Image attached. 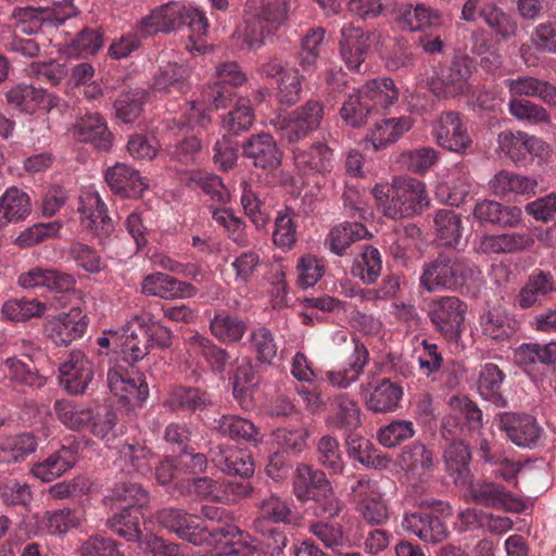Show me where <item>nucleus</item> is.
I'll use <instances>...</instances> for the list:
<instances>
[{
  "mask_svg": "<svg viewBox=\"0 0 556 556\" xmlns=\"http://www.w3.org/2000/svg\"><path fill=\"white\" fill-rule=\"evenodd\" d=\"M144 356V350H111L106 382L110 393L122 406L140 407L149 396L144 375L134 369L135 363Z\"/></svg>",
  "mask_w": 556,
  "mask_h": 556,
  "instance_id": "f257e3e1",
  "label": "nucleus"
},
{
  "mask_svg": "<svg viewBox=\"0 0 556 556\" xmlns=\"http://www.w3.org/2000/svg\"><path fill=\"white\" fill-rule=\"evenodd\" d=\"M470 276L471 269L464 257L455 251H442L424 264L419 286L431 293L456 291Z\"/></svg>",
  "mask_w": 556,
  "mask_h": 556,
  "instance_id": "f03ea898",
  "label": "nucleus"
},
{
  "mask_svg": "<svg viewBox=\"0 0 556 556\" xmlns=\"http://www.w3.org/2000/svg\"><path fill=\"white\" fill-rule=\"evenodd\" d=\"M77 10L71 1L63 0L46 7H16L12 12L14 26L22 34H46L59 28L74 17Z\"/></svg>",
  "mask_w": 556,
  "mask_h": 556,
  "instance_id": "7ed1b4c3",
  "label": "nucleus"
},
{
  "mask_svg": "<svg viewBox=\"0 0 556 556\" xmlns=\"http://www.w3.org/2000/svg\"><path fill=\"white\" fill-rule=\"evenodd\" d=\"M325 106L321 101L309 99L291 112L280 113L269 119V125L288 143H298L315 132L321 125Z\"/></svg>",
  "mask_w": 556,
  "mask_h": 556,
  "instance_id": "20e7f679",
  "label": "nucleus"
},
{
  "mask_svg": "<svg viewBox=\"0 0 556 556\" xmlns=\"http://www.w3.org/2000/svg\"><path fill=\"white\" fill-rule=\"evenodd\" d=\"M460 17L469 23L482 20L496 38L503 41L515 37L518 30L515 16L490 0H466Z\"/></svg>",
  "mask_w": 556,
  "mask_h": 556,
  "instance_id": "39448f33",
  "label": "nucleus"
},
{
  "mask_svg": "<svg viewBox=\"0 0 556 556\" xmlns=\"http://www.w3.org/2000/svg\"><path fill=\"white\" fill-rule=\"evenodd\" d=\"M467 304L454 295L438 296L428 303L427 314L448 343H457Z\"/></svg>",
  "mask_w": 556,
  "mask_h": 556,
  "instance_id": "423d86ee",
  "label": "nucleus"
},
{
  "mask_svg": "<svg viewBox=\"0 0 556 556\" xmlns=\"http://www.w3.org/2000/svg\"><path fill=\"white\" fill-rule=\"evenodd\" d=\"M291 518L292 508L287 501L271 494L260 502L258 517L254 522V528L257 532L267 534L268 539L273 541L267 544L268 552L271 555L282 552L287 545V538L282 532L276 529H267L265 522L289 523Z\"/></svg>",
  "mask_w": 556,
  "mask_h": 556,
  "instance_id": "0eeeda50",
  "label": "nucleus"
},
{
  "mask_svg": "<svg viewBox=\"0 0 556 556\" xmlns=\"http://www.w3.org/2000/svg\"><path fill=\"white\" fill-rule=\"evenodd\" d=\"M500 150L517 166H527L535 159H546L549 147L542 139L523 131H502L497 137Z\"/></svg>",
  "mask_w": 556,
  "mask_h": 556,
  "instance_id": "6e6552de",
  "label": "nucleus"
},
{
  "mask_svg": "<svg viewBox=\"0 0 556 556\" xmlns=\"http://www.w3.org/2000/svg\"><path fill=\"white\" fill-rule=\"evenodd\" d=\"M205 544L210 547L207 554L197 553L192 556H252L257 549L249 533L231 525L210 531Z\"/></svg>",
  "mask_w": 556,
  "mask_h": 556,
  "instance_id": "1a4fd4ad",
  "label": "nucleus"
},
{
  "mask_svg": "<svg viewBox=\"0 0 556 556\" xmlns=\"http://www.w3.org/2000/svg\"><path fill=\"white\" fill-rule=\"evenodd\" d=\"M156 521L179 538L203 545L210 539V530L199 522V517L189 515L184 509L166 507L155 514Z\"/></svg>",
  "mask_w": 556,
  "mask_h": 556,
  "instance_id": "9d476101",
  "label": "nucleus"
},
{
  "mask_svg": "<svg viewBox=\"0 0 556 556\" xmlns=\"http://www.w3.org/2000/svg\"><path fill=\"white\" fill-rule=\"evenodd\" d=\"M352 495L357 510L368 523L381 526L388 521L389 507L377 481L358 480L352 488Z\"/></svg>",
  "mask_w": 556,
  "mask_h": 556,
  "instance_id": "9b49d317",
  "label": "nucleus"
},
{
  "mask_svg": "<svg viewBox=\"0 0 556 556\" xmlns=\"http://www.w3.org/2000/svg\"><path fill=\"white\" fill-rule=\"evenodd\" d=\"M466 497L482 506L509 513H521L526 509L522 500L506 491L504 486L484 480L469 482Z\"/></svg>",
  "mask_w": 556,
  "mask_h": 556,
  "instance_id": "f8f14e48",
  "label": "nucleus"
},
{
  "mask_svg": "<svg viewBox=\"0 0 556 556\" xmlns=\"http://www.w3.org/2000/svg\"><path fill=\"white\" fill-rule=\"evenodd\" d=\"M433 136L437 143L448 151L464 154L472 144L459 113L454 111L443 112L433 127Z\"/></svg>",
  "mask_w": 556,
  "mask_h": 556,
  "instance_id": "ddd939ff",
  "label": "nucleus"
},
{
  "mask_svg": "<svg viewBox=\"0 0 556 556\" xmlns=\"http://www.w3.org/2000/svg\"><path fill=\"white\" fill-rule=\"evenodd\" d=\"M242 155L255 168L271 173L281 165L283 153L270 134L260 132L243 142Z\"/></svg>",
  "mask_w": 556,
  "mask_h": 556,
  "instance_id": "4468645a",
  "label": "nucleus"
},
{
  "mask_svg": "<svg viewBox=\"0 0 556 556\" xmlns=\"http://www.w3.org/2000/svg\"><path fill=\"white\" fill-rule=\"evenodd\" d=\"M473 62L468 56L454 59L432 83V90L443 97H456L469 91L468 79L472 74Z\"/></svg>",
  "mask_w": 556,
  "mask_h": 556,
  "instance_id": "2eb2a0df",
  "label": "nucleus"
},
{
  "mask_svg": "<svg viewBox=\"0 0 556 556\" xmlns=\"http://www.w3.org/2000/svg\"><path fill=\"white\" fill-rule=\"evenodd\" d=\"M61 386L71 394H83L93 378V366L81 350H74L60 365Z\"/></svg>",
  "mask_w": 556,
  "mask_h": 556,
  "instance_id": "dca6fc26",
  "label": "nucleus"
},
{
  "mask_svg": "<svg viewBox=\"0 0 556 556\" xmlns=\"http://www.w3.org/2000/svg\"><path fill=\"white\" fill-rule=\"evenodd\" d=\"M86 318L79 307H73L68 313L47 320L45 333L55 345H68L86 332Z\"/></svg>",
  "mask_w": 556,
  "mask_h": 556,
  "instance_id": "f3484780",
  "label": "nucleus"
},
{
  "mask_svg": "<svg viewBox=\"0 0 556 556\" xmlns=\"http://www.w3.org/2000/svg\"><path fill=\"white\" fill-rule=\"evenodd\" d=\"M190 68L178 62H162L153 75L152 90L162 96H181L191 89Z\"/></svg>",
  "mask_w": 556,
  "mask_h": 556,
  "instance_id": "a211bd4d",
  "label": "nucleus"
},
{
  "mask_svg": "<svg viewBox=\"0 0 556 556\" xmlns=\"http://www.w3.org/2000/svg\"><path fill=\"white\" fill-rule=\"evenodd\" d=\"M340 54L346 67L354 73H362V65L369 51V36L358 26L349 23L341 29L339 42Z\"/></svg>",
  "mask_w": 556,
  "mask_h": 556,
  "instance_id": "6ab92c4d",
  "label": "nucleus"
},
{
  "mask_svg": "<svg viewBox=\"0 0 556 556\" xmlns=\"http://www.w3.org/2000/svg\"><path fill=\"white\" fill-rule=\"evenodd\" d=\"M198 289L186 281H180L164 273H153L146 276L141 282V293L164 300L193 298Z\"/></svg>",
  "mask_w": 556,
  "mask_h": 556,
  "instance_id": "aec40b11",
  "label": "nucleus"
},
{
  "mask_svg": "<svg viewBox=\"0 0 556 556\" xmlns=\"http://www.w3.org/2000/svg\"><path fill=\"white\" fill-rule=\"evenodd\" d=\"M556 292V282L549 271L535 269L528 277L526 285L520 289L515 299V305L520 309L541 306Z\"/></svg>",
  "mask_w": 556,
  "mask_h": 556,
  "instance_id": "412c9836",
  "label": "nucleus"
},
{
  "mask_svg": "<svg viewBox=\"0 0 556 556\" xmlns=\"http://www.w3.org/2000/svg\"><path fill=\"white\" fill-rule=\"evenodd\" d=\"M104 179L110 190L123 198H139L148 184L139 172L125 163H116L104 172Z\"/></svg>",
  "mask_w": 556,
  "mask_h": 556,
  "instance_id": "4be33fe9",
  "label": "nucleus"
},
{
  "mask_svg": "<svg viewBox=\"0 0 556 556\" xmlns=\"http://www.w3.org/2000/svg\"><path fill=\"white\" fill-rule=\"evenodd\" d=\"M498 428L518 446L531 447L541 435V428L529 415L504 413L497 418Z\"/></svg>",
  "mask_w": 556,
  "mask_h": 556,
  "instance_id": "5701e85b",
  "label": "nucleus"
},
{
  "mask_svg": "<svg viewBox=\"0 0 556 556\" xmlns=\"http://www.w3.org/2000/svg\"><path fill=\"white\" fill-rule=\"evenodd\" d=\"M184 3L181 1H169L155 7L151 12L141 18L140 31L147 36L157 33H172L181 27V14Z\"/></svg>",
  "mask_w": 556,
  "mask_h": 556,
  "instance_id": "b1692460",
  "label": "nucleus"
},
{
  "mask_svg": "<svg viewBox=\"0 0 556 556\" xmlns=\"http://www.w3.org/2000/svg\"><path fill=\"white\" fill-rule=\"evenodd\" d=\"M295 167L304 174H330L336 165L334 153L328 144L317 141L307 149L293 150Z\"/></svg>",
  "mask_w": 556,
  "mask_h": 556,
  "instance_id": "393cba45",
  "label": "nucleus"
},
{
  "mask_svg": "<svg viewBox=\"0 0 556 556\" xmlns=\"http://www.w3.org/2000/svg\"><path fill=\"white\" fill-rule=\"evenodd\" d=\"M17 283L23 289L45 287L49 290L64 293L75 288L76 279L67 273L36 266L22 273L17 278Z\"/></svg>",
  "mask_w": 556,
  "mask_h": 556,
  "instance_id": "a878e982",
  "label": "nucleus"
},
{
  "mask_svg": "<svg viewBox=\"0 0 556 556\" xmlns=\"http://www.w3.org/2000/svg\"><path fill=\"white\" fill-rule=\"evenodd\" d=\"M401 527L427 543H440L448 535L446 526L437 516L427 513H404Z\"/></svg>",
  "mask_w": 556,
  "mask_h": 556,
  "instance_id": "bb28decb",
  "label": "nucleus"
},
{
  "mask_svg": "<svg viewBox=\"0 0 556 556\" xmlns=\"http://www.w3.org/2000/svg\"><path fill=\"white\" fill-rule=\"evenodd\" d=\"M78 140L90 142L99 151H109L112 147V134L105 119L96 112H87L74 125Z\"/></svg>",
  "mask_w": 556,
  "mask_h": 556,
  "instance_id": "cd10ccee",
  "label": "nucleus"
},
{
  "mask_svg": "<svg viewBox=\"0 0 556 556\" xmlns=\"http://www.w3.org/2000/svg\"><path fill=\"white\" fill-rule=\"evenodd\" d=\"M9 105L23 113L33 114L38 109L52 108L54 97L42 88H36L27 84H17L5 92Z\"/></svg>",
  "mask_w": 556,
  "mask_h": 556,
  "instance_id": "c85d7f7f",
  "label": "nucleus"
},
{
  "mask_svg": "<svg viewBox=\"0 0 556 556\" xmlns=\"http://www.w3.org/2000/svg\"><path fill=\"white\" fill-rule=\"evenodd\" d=\"M400 22L410 31L433 30L443 25V14L426 3H407L400 10Z\"/></svg>",
  "mask_w": 556,
  "mask_h": 556,
  "instance_id": "c756f323",
  "label": "nucleus"
},
{
  "mask_svg": "<svg viewBox=\"0 0 556 556\" xmlns=\"http://www.w3.org/2000/svg\"><path fill=\"white\" fill-rule=\"evenodd\" d=\"M76 462L77 450L72 446H62L43 460L34 464L30 472L35 478L50 482L73 468Z\"/></svg>",
  "mask_w": 556,
  "mask_h": 556,
  "instance_id": "7c9ffc66",
  "label": "nucleus"
},
{
  "mask_svg": "<svg viewBox=\"0 0 556 556\" xmlns=\"http://www.w3.org/2000/svg\"><path fill=\"white\" fill-rule=\"evenodd\" d=\"M483 334L495 343L516 344L517 321L510 319L501 306L492 307L481 320Z\"/></svg>",
  "mask_w": 556,
  "mask_h": 556,
  "instance_id": "2f4dec72",
  "label": "nucleus"
},
{
  "mask_svg": "<svg viewBox=\"0 0 556 556\" xmlns=\"http://www.w3.org/2000/svg\"><path fill=\"white\" fill-rule=\"evenodd\" d=\"M212 460L226 473L250 477L254 472V463L247 450L220 445L212 451Z\"/></svg>",
  "mask_w": 556,
  "mask_h": 556,
  "instance_id": "473e14b6",
  "label": "nucleus"
},
{
  "mask_svg": "<svg viewBox=\"0 0 556 556\" xmlns=\"http://www.w3.org/2000/svg\"><path fill=\"white\" fill-rule=\"evenodd\" d=\"M451 405L455 410V414H450L443 419L442 434L445 439H448L447 433L452 438L462 431L460 419H465L470 429H478L482 421L481 410L467 397H454L451 401Z\"/></svg>",
  "mask_w": 556,
  "mask_h": 556,
  "instance_id": "72a5a7b5",
  "label": "nucleus"
},
{
  "mask_svg": "<svg viewBox=\"0 0 556 556\" xmlns=\"http://www.w3.org/2000/svg\"><path fill=\"white\" fill-rule=\"evenodd\" d=\"M31 212L29 195L17 187L8 188L0 197V229L25 220Z\"/></svg>",
  "mask_w": 556,
  "mask_h": 556,
  "instance_id": "f704fd0d",
  "label": "nucleus"
},
{
  "mask_svg": "<svg viewBox=\"0 0 556 556\" xmlns=\"http://www.w3.org/2000/svg\"><path fill=\"white\" fill-rule=\"evenodd\" d=\"M522 212L518 206H505L494 200H482L476 203L473 216L480 223H489L503 227H515L521 220Z\"/></svg>",
  "mask_w": 556,
  "mask_h": 556,
  "instance_id": "c9c22d12",
  "label": "nucleus"
},
{
  "mask_svg": "<svg viewBox=\"0 0 556 556\" xmlns=\"http://www.w3.org/2000/svg\"><path fill=\"white\" fill-rule=\"evenodd\" d=\"M538 182L535 179L509 170H501L489 181L492 194L506 198L513 194H535Z\"/></svg>",
  "mask_w": 556,
  "mask_h": 556,
  "instance_id": "e433bc0d",
  "label": "nucleus"
},
{
  "mask_svg": "<svg viewBox=\"0 0 556 556\" xmlns=\"http://www.w3.org/2000/svg\"><path fill=\"white\" fill-rule=\"evenodd\" d=\"M329 484L330 482L323 471L306 464L296 466L293 477V493L298 501L302 503L311 501Z\"/></svg>",
  "mask_w": 556,
  "mask_h": 556,
  "instance_id": "4c0bfd02",
  "label": "nucleus"
},
{
  "mask_svg": "<svg viewBox=\"0 0 556 556\" xmlns=\"http://www.w3.org/2000/svg\"><path fill=\"white\" fill-rule=\"evenodd\" d=\"M510 98L538 97L547 104L556 105V86L531 76L504 80Z\"/></svg>",
  "mask_w": 556,
  "mask_h": 556,
  "instance_id": "58836bf2",
  "label": "nucleus"
},
{
  "mask_svg": "<svg viewBox=\"0 0 556 556\" xmlns=\"http://www.w3.org/2000/svg\"><path fill=\"white\" fill-rule=\"evenodd\" d=\"M370 237L371 233L368 231L365 225L357 222H345L338 226H334L328 232L325 240V244L333 254L338 256H343L346 254V250L354 242Z\"/></svg>",
  "mask_w": 556,
  "mask_h": 556,
  "instance_id": "ea45409f",
  "label": "nucleus"
},
{
  "mask_svg": "<svg viewBox=\"0 0 556 556\" xmlns=\"http://www.w3.org/2000/svg\"><path fill=\"white\" fill-rule=\"evenodd\" d=\"M361 89L364 99L372 104V113L389 109L399 100L400 96L394 80L389 77L368 80Z\"/></svg>",
  "mask_w": 556,
  "mask_h": 556,
  "instance_id": "a19ab883",
  "label": "nucleus"
},
{
  "mask_svg": "<svg viewBox=\"0 0 556 556\" xmlns=\"http://www.w3.org/2000/svg\"><path fill=\"white\" fill-rule=\"evenodd\" d=\"M412 127L413 122L410 117L386 118L376 123L366 138L375 150H380L397 141Z\"/></svg>",
  "mask_w": 556,
  "mask_h": 556,
  "instance_id": "79ce46f5",
  "label": "nucleus"
},
{
  "mask_svg": "<svg viewBox=\"0 0 556 556\" xmlns=\"http://www.w3.org/2000/svg\"><path fill=\"white\" fill-rule=\"evenodd\" d=\"M435 240L444 247L456 248L463 237L462 216L450 208L435 212L433 217Z\"/></svg>",
  "mask_w": 556,
  "mask_h": 556,
  "instance_id": "37998d69",
  "label": "nucleus"
},
{
  "mask_svg": "<svg viewBox=\"0 0 556 556\" xmlns=\"http://www.w3.org/2000/svg\"><path fill=\"white\" fill-rule=\"evenodd\" d=\"M240 189L241 205L245 215L257 229L264 228L269 220V212L261 187L249 181H242Z\"/></svg>",
  "mask_w": 556,
  "mask_h": 556,
  "instance_id": "c03bdc74",
  "label": "nucleus"
},
{
  "mask_svg": "<svg viewBox=\"0 0 556 556\" xmlns=\"http://www.w3.org/2000/svg\"><path fill=\"white\" fill-rule=\"evenodd\" d=\"M296 219L298 214L289 206L276 213L271 240L277 249L287 252L295 247L298 241Z\"/></svg>",
  "mask_w": 556,
  "mask_h": 556,
  "instance_id": "a18cd8bd",
  "label": "nucleus"
},
{
  "mask_svg": "<svg viewBox=\"0 0 556 556\" xmlns=\"http://www.w3.org/2000/svg\"><path fill=\"white\" fill-rule=\"evenodd\" d=\"M402 396L403 389L389 379H382L368 396L364 394L367 408L379 414L394 412Z\"/></svg>",
  "mask_w": 556,
  "mask_h": 556,
  "instance_id": "49530a36",
  "label": "nucleus"
},
{
  "mask_svg": "<svg viewBox=\"0 0 556 556\" xmlns=\"http://www.w3.org/2000/svg\"><path fill=\"white\" fill-rule=\"evenodd\" d=\"M382 256L380 251L370 245L365 244L362 251L355 256L351 273L365 285L375 283L381 275Z\"/></svg>",
  "mask_w": 556,
  "mask_h": 556,
  "instance_id": "de8ad7c7",
  "label": "nucleus"
},
{
  "mask_svg": "<svg viewBox=\"0 0 556 556\" xmlns=\"http://www.w3.org/2000/svg\"><path fill=\"white\" fill-rule=\"evenodd\" d=\"M349 455L367 468L382 470L386 469L391 459L379 452L375 445L363 437L353 435L348 439Z\"/></svg>",
  "mask_w": 556,
  "mask_h": 556,
  "instance_id": "09e8293b",
  "label": "nucleus"
},
{
  "mask_svg": "<svg viewBox=\"0 0 556 556\" xmlns=\"http://www.w3.org/2000/svg\"><path fill=\"white\" fill-rule=\"evenodd\" d=\"M394 179L410 217L420 214L429 206L426 185L422 181L408 176L395 177Z\"/></svg>",
  "mask_w": 556,
  "mask_h": 556,
  "instance_id": "8fccbe9b",
  "label": "nucleus"
},
{
  "mask_svg": "<svg viewBox=\"0 0 556 556\" xmlns=\"http://www.w3.org/2000/svg\"><path fill=\"white\" fill-rule=\"evenodd\" d=\"M325 34L323 27H312L303 36L298 63L304 72L311 73L317 68L318 60L325 50Z\"/></svg>",
  "mask_w": 556,
  "mask_h": 556,
  "instance_id": "3c124183",
  "label": "nucleus"
},
{
  "mask_svg": "<svg viewBox=\"0 0 556 556\" xmlns=\"http://www.w3.org/2000/svg\"><path fill=\"white\" fill-rule=\"evenodd\" d=\"M106 501L117 510H136L146 507L150 497L139 484L123 482L113 488Z\"/></svg>",
  "mask_w": 556,
  "mask_h": 556,
  "instance_id": "603ef678",
  "label": "nucleus"
},
{
  "mask_svg": "<svg viewBox=\"0 0 556 556\" xmlns=\"http://www.w3.org/2000/svg\"><path fill=\"white\" fill-rule=\"evenodd\" d=\"M115 463L126 473L139 472L144 475L151 469V453L141 443H125L118 448Z\"/></svg>",
  "mask_w": 556,
  "mask_h": 556,
  "instance_id": "864d4df0",
  "label": "nucleus"
},
{
  "mask_svg": "<svg viewBox=\"0 0 556 556\" xmlns=\"http://www.w3.org/2000/svg\"><path fill=\"white\" fill-rule=\"evenodd\" d=\"M374 198L382 214L391 219L410 217L407 206L404 205L395 179L391 186L376 185L372 189Z\"/></svg>",
  "mask_w": 556,
  "mask_h": 556,
  "instance_id": "5fc2aeb1",
  "label": "nucleus"
},
{
  "mask_svg": "<svg viewBox=\"0 0 556 556\" xmlns=\"http://www.w3.org/2000/svg\"><path fill=\"white\" fill-rule=\"evenodd\" d=\"M397 464L404 471L421 476L433 468V454L422 443L413 442L402 450Z\"/></svg>",
  "mask_w": 556,
  "mask_h": 556,
  "instance_id": "6e6d98bb",
  "label": "nucleus"
},
{
  "mask_svg": "<svg viewBox=\"0 0 556 556\" xmlns=\"http://www.w3.org/2000/svg\"><path fill=\"white\" fill-rule=\"evenodd\" d=\"M210 327L212 334L226 344L238 342L247 330L242 319L231 316L226 311L216 312Z\"/></svg>",
  "mask_w": 556,
  "mask_h": 556,
  "instance_id": "4d7b16f0",
  "label": "nucleus"
},
{
  "mask_svg": "<svg viewBox=\"0 0 556 556\" xmlns=\"http://www.w3.org/2000/svg\"><path fill=\"white\" fill-rule=\"evenodd\" d=\"M447 437V440H453L444 453L447 470L456 483H465L469 476L470 452L463 441L454 440L456 437L452 438L448 433Z\"/></svg>",
  "mask_w": 556,
  "mask_h": 556,
  "instance_id": "13d9d810",
  "label": "nucleus"
},
{
  "mask_svg": "<svg viewBox=\"0 0 556 556\" xmlns=\"http://www.w3.org/2000/svg\"><path fill=\"white\" fill-rule=\"evenodd\" d=\"M223 435L231 439H242L257 445L262 441L258 429L250 420L235 416H224L215 426Z\"/></svg>",
  "mask_w": 556,
  "mask_h": 556,
  "instance_id": "bf43d9fd",
  "label": "nucleus"
},
{
  "mask_svg": "<svg viewBox=\"0 0 556 556\" xmlns=\"http://www.w3.org/2000/svg\"><path fill=\"white\" fill-rule=\"evenodd\" d=\"M53 409L58 420L71 430H79L92 418V410L70 400H56Z\"/></svg>",
  "mask_w": 556,
  "mask_h": 556,
  "instance_id": "052dcab7",
  "label": "nucleus"
},
{
  "mask_svg": "<svg viewBox=\"0 0 556 556\" xmlns=\"http://www.w3.org/2000/svg\"><path fill=\"white\" fill-rule=\"evenodd\" d=\"M181 15V26H188L191 33L189 35V43L187 45V48L190 51H198L200 53L203 52L205 46L202 42V37L207 34L210 27L207 17L203 11L193 7L186 5L185 3L184 12Z\"/></svg>",
  "mask_w": 556,
  "mask_h": 556,
  "instance_id": "680f3d73",
  "label": "nucleus"
},
{
  "mask_svg": "<svg viewBox=\"0 0 556 556\" xmlns=\"http://www.w3.org/2000/svg\"><path fill=\"white\" fill-rule=\"evenodd\" d=\"M47 309L46 303L37 299H13L7 301L1 308L3 318L23 323L31 318L41 317Z\"/></svg>",
  "mask_w": 556,
  "mask_h": 556,
  "instance_id": "e2e57ef3",
  "label": "nucleus"
},
{
  "mask_svg": "<svg viewBox=\"0 0 556 556\" xmlns=\"http://www.w3.org/2000/svg\"><path fill=\"white\" fill-rule=\"evenodd\" d=\"M394 235L395 240L391 249L396 258H404L414 254L420 249L424 242L420 228L413 223L396 227Z\"/></svg>",
  "mask_w": 556,
  "mask_h": 556,
  "instance_id": "0e129e2a",
  "label": "nucleus"
},
{
  "mask_svg": "<svg viewBox=\"0 0 556 556\" xmlns=\"http://www.w3.org/2000/svg\"><path fill=\"white\" fill-rule=\"evenodd\" d=\"M368 359V350H353L350 356L349 369L329 370L326 372V378L331 386L345 389L357 380Z\"/></svg>",
  "mask_w": 556,
  "mask_h": 556,
  "instance_id": "69168bd1",
  "label": "nucleus"
},
{
  "mask_svg": "<svg viewBox=\"0 0 556 556\" xmlns=\"http://www.w3.org/2000/svg\"><path fill=\"white\" fill-rule=\"evenodd\" d=\"M147 96L140 89L122 92L114 102L116 117L124 123L135 122L142 111Z\"/></svg>",
  "mask_w": 556,
  "mask_h": 556,
  "instance_id": "338daca9",
  "label": "nucleus"
},
{
  "mask_svg": "<svg viewBox=\"0 0 556 556\" xmlns=\"http://www.w3.org/2000/svg\"><path fill=\"white\" fill-rule=\"evenodd\" d=\"M254 119L250 100L240 98L236 106L224 116L223 127L228 134L240 135L252 127Z\"/></svg>",
  "mask_w": 556,
  "mask_h": 556,
  "instance_id": "774afa93",
  "label": "nucleus"
}]
</instances>
